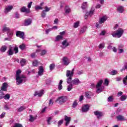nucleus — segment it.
<instances>
[{"instance_id": "27", "label": "nucleus", "mask_w": 127, "mask_h": 127, "mask_svg": "<svg viewBox=\"0 0 127 127\" xmlns=\"http://www.w3.org/2000/svg\"><path fill=\"white\" fill-rule=\"evenodd\" d=\"M7 49V47L5 45L2 46L0 48V51L1 52H5L6 51V50Z\"/></svg>"}, {"instance_id": "42", "label": "nucleus", "mask_w": 127, "mask_h": 127, "mask_svg": "<svg viewBox=\"0 0 127 127\" xmlns=\"http://www.w3.org/2000/svg\"><path fill=\"white\" fill-rule=\"evenodd\" d=\"M4 95V93H3V91H1L0 90V100H1V99H3V97Z\"/></svg>"}, {"instance_id": "34", "label": "nucleus", "mask_w": 127, "mask_h": 127, "mask_svg": "<svg viewBox=\"0 0 127 127\" xmlns=\"http://www.w3.org/2000/svg\"><path fill=\"white\" fill-rule=\"evenodd\" d=\"M68 84H69V85L67 86V91H68V92H70V91H71V90L73 89V85L72 83Z\"/></svg>"}, {"instance_id": "52", "label": "nucleus", "mask_w": 127, "mask_h": 127, "mask_svg": "<svg viewBox=\"0 0 127 127\" xmlns=\"http://www.w3.org/2000/svg\"><path fill=\"white\" fill-rule=\"evenodd\" d=\"M13 127H22V125L20 124L15 123Z\"/></svg>"}, {"instance_id": "19", "label": "nucleus", "mask_w": 127, "mask_h": 127, "mask_svg": "<svg viewBox=\"0 0 127 127\" xmlns=\"http://www.w3.org/2000/svg\"><path fill=\"white\" fill-rule=\"evenodd\" d=\"M72 85H79L81 82H80V80L78 78H75L73 80L71 81L70 83Z\"/></svg>"}, {"instance_id": "11", "label": "nucleus", "mask_w": 127, "mask_h": 127, "mask_svg": "<svg viewBox=\"0 0 127 127\" xmlns=\"http://www.w3.org/2000/svg\"><path fill=\"white\" fill-rule=\"evenodd\" d=\"M62 61L64 63V65H65L66 66H68V65H69L70 64L69 59L66 57H64L62 59Z\"/></svg>"}, {"instance_id": "49", "label": "nucleus", "mask_w": 127, "mask_h": 127, "mask_svg": "<svg viewBox=\"0 0 127 127\" xmlns=\"http://www.w3.org/2000/svg\"><path fill=\"white\" fill-rule=\"evenodd\" d=\"M19 48L21 50H23L24 48H25V45L24 44H22L19 46Z\"/></svg>"}, {"instance_id": "22", "label": "nucleus", "mask_w": 127, "mask_h": 127, "mask_svg": "<svg viewBox=\"0 0 127 127\" xmlns=\"http://www.w3.org/2000/svg\"><path fill=\"white\" fill-rule=\"evenodd\" d=\"M117 11L119 12V13H123L125 11V7L124 6H119L117 7Z\"/></svg>"}, {"instance_id": "43", "label": "nucleus", "mask_w": 127, "mask_h": 127, "mask_svg": "<svg viewBox=\"0 0 127 127\" xmlns=\"http://www.w3.org/2000/svg\"><path fill=\"white\" fill-rule=\"evenodd\" d=\"M127 76L125 77H124L123 78V83L124 84V85H126V86L127 85Z\"/></svg>"}, {"instance_id": "13", "label": "nucleus", "mask_w": 127, "mask_h": 127, "mask_svg": "<svg viewBox=\"0 0 127 127\" xmlns=\"http://www.w3.org/2000/svg\"><path fill=\"white\" fill-rule=\"evenodd\" d=\"M32 23V19L30 18L26 19L24 20V25L25 26H28V25H30Z\"/></svg>"}, {"instance_id": "63", "label": "nucleus", "mask_w": 127, "mask_h": 127, "mask_svg": "<svg viewBox=\"0 0 127 127\" xmlns=\"http://www.w3.org/2000/svg\"><path fill=\"white\" fill-rule=\"evenodd\" d=\"M118 50H119V53L120 54H122V53H124V49H118Z\"/></svg>"}, {"instance_id": "40", "label": "nucleus", "mask_w": 127, "mask_h": 127, "mask_svg": "<svg viewBox=\"0 0 127 127\" xmlns=\"http://www.w3.org/2000/svg\"><path fill=\"white\" fill-rule=\"evenodd\" d=\"M78 106V102L77 100H75L72 104V108H76Z\"/></svg>"}, {"instance_id": "7", "label": "nucleus", "mask_w": 127, "mask_h": 127, "mask_svg": "<svg viewBox=\"0 0 127 127\" xmlns=\"http://www.w3.org/2000/svg\"><path fill=\"white\" fill-rule=\"evenodd\" d=\"M94 114L95 116H96L97 119H101L102 117H104V113L99 111H96L94 112Z\"/></svg>"}, {"instance_id": "44", "label": "nucleus", "mask_w": 127, "mask_h": 127, "mask_svg": "<svg viewBox=\"0 0 127 127\" xmlns=\"http://www.w3.org/2000/svg\"><path fill=\"white\" fill-rule=\"evenodd\" d=\"M55 68V64H52L50 65V69L52 71Z\"/></svg>"}, {"instance_id": "32", "label": "nucleus", "mask_w": 127, "mask_h": 127, "mask_svg": "<svg viewBox=\"0 0 127 127\" xmlns=\"http://www.w3.org/2000/svg\"><path fill=\"white\" fill-rule=\"evenodd\" d=\"M10 29L8 28V27L6 26H3L2 27V31L3 33L5 32V31H9Z\"/></svg>"}, {"instance_id": "20", "label": "nucleus", "mask_w": 127, "mask_h": 127, "mask_svg": "<svg viewBox=\"0 0 127 127\" xmlns=\"http://www.w3.org/2000/svg\"><path fill=\"white\" fill-rule=\"evenodd\" d=\"M43 72H44V69H43V66H39V71L38 72V75H39V76H42V75H43Z\"/></svg>"}, {"instance_id": "10", "label": "nucleus", "mask_w": 127, "mask_h": 127, "mask_svg": "<svg viewBox=\"0 0 127 127\" xmlns=\"http://www.w3.org/2000/svg\"><path fill=\"white\" fill-rule=\"evenodd\" d=\"M0 91L2 92H6V91H7V83L6 82H4L2 84Z\"/></svg>"}, {"instance_id": "5", "label": "nucleus", "mask_w": 127, "mask_h": 127, "mask_svg": "<svg viewBox=\"0 0 127 127\" xmlns=\"http://www.w3.org/2000/svg\"><path fill=\"white\" fill-rule=\"evenodd\" d=\"M67 100H68L67 97L60 96L58 99H57L56 102H59V104L60 105H63V104H64V103H65Z\"/></svg>"}, {"instance_id": "45", "label": "nucleus", "mask_w": 127, "mask_h": 127, "mask_svg": "<svg viewBox=\"0 0 127 127\" xmlns=\"http://www.w3.org/2000/svg\"><path fill=\"white\" fill-rule=\"evenodd\" d=\"M79 25H80V22L79 21H77L74 23L73 27L74 28H77V27H78Z\"/></svg>"}, {"instance_id": "47", "label": "nucleus", "mask_w": 127, "mask_h": 127, "mask_svg": "<svg viewBox=\"0 0 127 127\" xmlns=\"http://www.w3.org/2000/svg\"><path fill=\"white\" fill-rule=\"evenodd\" d=\"M99 49H103L105 48V43H101L99 46Z\"/></svg>"}, {"instance_id": "4", "label": "nucleus", "mask_w": 127, "mask_h": 127, "mask_svg": "<svg viewBox=\"0 0 127 127\" xmlns=\"http://www.w3.org/2000/svg\"><path fill=\"white\" fill-rule=\"evenodd\" d=\"M102 85H103V80H100L96 85V88H97L96 92L98 94H100V93H102L104 89H105V87L102 86Z\"/></svg>"}, {"instance_id": "59", "label": "nucleus", "mask_w": 127, "mask_h": 127, "mask_svg": "<svg viewBox=\"0 0 127 127\" xmlns=\"http://www.w3.org/2000/svg\"><path fill=\"white\" fill-rule=\"evenodd\" d=\"M31 5H32V1L30 2L27 5V7L28 8V9L31 8Z\"/></svg>"}, {"instance_id": "39", "label": "nucleus", "mask_w": 127, "mask_h": 127, "mask_svg": "<svg viewBox=\"0 0 127 127\" xmlns=\"http://www.w3.org/2000/svg\"><path fill=\"white\" fill-rule=\"evenodd\" d=\"M87 6H88V5H87V2H84L82 4L81 8L83 9H85V8H87Z\"/></svg>"}, {"instance_id": "50", "label": "nucleus", "mask_w": 127, "mask_h": 127, "mask_svg": "<svg viewBox=\"0 0 127 127\" xmlns=\"http://www.w3.org/2000/svg\"><path fill=\"white\" fill-rule=\"evenodd\" d=\"M47 52V51H46V50H42L41 53V56H43V55H45Z\"/></svg>"}, {"instance_id": "26", "label": "nucleus", "mask_w": 127, "mask_h": 127, "mask_svg": "<svg viewBox=\"0 0 127 127\" xmlns=\"http://www.w3.org/2000/svg\"><path fill=\"white\" fill-rule=\"evenodd\" d=\"M64 11L66 14H68V13H70V12L71 11V8H70L68 6H66Z\"/></svg>"}, {"instance_id": "25", "label": "nucleus", "mask_w": 127, "mask_h": 127, "mask_svg": "<svg viewBox=\"0 0 127 127\" xmlns=\"http://www.w3.org/2000/svg\"><path fill=\"white\" fill-rule=\"evenodd\" d=\"M30 117V118L29 119V122H34V121H35V120H36V118H37V116H35V117H33V116L30 115L29 116Z\"/></svg>"}, {"instance_id": "54", "label": "nucleus", "mask_w": 127, "mask_h": 127, "mask_svg": "<svg viewBox=\"0 0 127 127\" xmlns=\"http://www.w3.org/2000/svg\"><path fill=\"white\" fill-rule=\"evenodd\" d=\"M114 101V98L113 96H109L108 98V102H113Z\"/></svg>"}, {"instance_id": "21", "label": "nucleus", "mask_w": 127, "mask_h": 127, "mask_svg": "<svg viewBox=\"0 0 127 127\" xmlns=\"http://www.w3.org/2000/svg\"><path fill=\"white\" fill-rule=\"evenodd\" d=\"M20 10L21 12H26V13H29L30 12V9H27L25 6H23Z\"/></svg>"}, {"instance_id": "33", "label": "nucleus", "mask_w": 127, "mask_h": 127, "mask_svg": "<svg viewBox=\"0 0 127 127\" xmlns=\"http://www.w3.org/2000/svg\"><path fill=\"white\" fill-rule=\"evenodd\" d=\"M10 98V95H9V94H6L5 95L4 93L3 99H4V100H9Z\"/></svg>"}, {"instance_id": "48", "label": "nucleus", "mask_w": 127, "mask_h": 127, "mask_svg": "<svg viewBox=\"0 0 127 127\" xmlns=\"http://www.w3.org/2000/svg\"><path fill=\"white\" fill-rule=\"evenodd\" d=\"M41 16L42 17H43V18H44V17H46V12H45V11H42V13H41Z\"/></svg>"}, {"instance_id": "30", "label": "nucleus", "mask_w": 127, "mask_h": 127, "mask_svg": "<svg viewBox=\"0 0 127 127\" xmlns=\"http://www.w3.org/2000/svg\"><path fill=\"white\" fill-rule=\"evenodd\" d=\"M20 63L21 64V66H24V65H25V64L26 63V60L24 59H22L20 61Z\"/></svg>"}, {"instance_id": "17", "label": "nucleus", "mask_w": 127, "mask_h": 127, "mask_svg": "<svg viewBox=\"0 0 127 127\" xmlns=\"http://www.w3.org/2000/svg\"><path fill=\"white\" fill-rule=\"evenodd\" d=\"M87 29L88 27H87V26H84L81 27L79 31V34H84V33L87 31Z\"/></svg>"}, {"instance_id": "23", "label": "nucleus", "mask_w": 127, "mask_h": 127, "mask_svg": "<svg viewBox=\"0 0 127 127\" xmlns=\"http://www.w3.org/2000/svg\"><path fill=\"white\" fill-rule=\"evenodd\" d=\"M13 8V6L11 5L7 6L5 7L4 12L5 13H7V12H9L11 9Z\"/></svg>"}, {"instance_id": "18", "label": "nucleus", "mask_w": 127, "mask_h": 127, "mask_svg": "<svg viewBox=\"0 0 127 127\" xmlns=\"http://www.w3.org/2000/svg\"><path fill=\"white\" fill-rule=\"evenodd\" d=\"M89 108H90V106L88 104L83 106L82 108V113H86L88 112V111H89Z\"/></svg>"}, {"instance_id": "8", "label": "nucleus", "mask_w": 127, "mask_h": 127, "mask_svg": "<svg viewBox=\"0 0 127 127\" xmlns=\"http://www.w3.org/2000/svg\"><path fill=\"white\" fill-rule=\"evenodd\" d=\"M16 35L17 36V37H19L22 39H24V32H23L18 31L16 32Z\"/></svg>"}, {"instance_id": "16", "label": "nucleus", "mask_w": 127, "mask_h": 127, "mask_svg": "<svg viewBox=\"0 0 127 127\" xmlns=\"http://www.w3.org/2000/svg\"><path fill=\"white\" fill-rule=\"evenodd\" d=\"M64 121H65V127H68L69 124H70V121H71V117L64 116Z\"/></svg>"}, {"instance_id": "1", "label": "nucleus", "mask_w": 127, "mask_h": 127, "mask_svg": "<svg viewBox=\"0 0 127 127\" xmlns=\"http://www.w3.org/2000/svg\"><path fill=\"white\" fill-rule=\"evenodd\" d=\"M21 70L19 69L16 71L15 78L16 85H20L26 81V77L23 74H21Z\"/></svg>"}, {"instance_id": "15", "label": "nucleus", "mask_w": 127, "mask_h": 127, "mask_svg": "<svg viewBox=\"0 0 127 127\" xmlns=\"http://www.w3.org/2000/svg\"><path fill=\"white\" fill-rule=\"evenodd\" d=\"M7 53L9 56H11V55H13V47L11 45L9 46V50Z\"/></svg>"}, {"instance_id": "14", "label": "nucleus", "mask_w": 127, "mask_h": 127, "mask_svg": "<svg viewBox=\"0 0 127 127\" xmlns=\"http://www.w3.org/2000/svg\"><path fill=\"white\" fill-rule=\"evenodd\" d=\"M107 19L108 17H107V16H103L102 17L99 18V23L100 24H102V23H104Z\"/></svg>"}, {"instance_id": "12", "label": "nucleus", "mask_w": 127, "mask_h": 127, "mask_svg": "<svg viewBox=\"0 0 127 127\" xmlns=\"http://www.w3.org/2000/svg\"><path fill=\"white\" fill-rule=\"evenodd\" d=\"M94 12H95V10L93 9H91L89 12H86L85 16V19L88 18V16H92L94 14Z\"/></svg>"}, {"instance_id": "28", "label": "nucleus", "mask_w": 127, "mask_h": 127, "mask_svg": "<svg viewBox=\"0 0 127 127\" xmlns=\"http://www.w3.org/2000/svg\"><path fill=\"white\" fill-rule=\"evenodd\" d=\"M60 40H63V36L59 35L56 37V41H60Z\"/></svg>"}, {"instance_id": "2", "label": "nucleus", "mask_w": 127, "mask_h": 127, "mask_svg": "<svg viewBox=\"0 0 127 127\" xmlns=\"http://www.w3.org/2000/svg\"><path fill=\"white\" fill-rule=\"evenodd\" d=\"M74 76V68H73L71 71L67 70L66 73V76L67 78V84L71 83V81H72V78Z\"/></svg>"}, {"instance_id": "51", "label": "nucleus", "mask_w": 127, "mask_h": 127, "mask_svg": "<svg viewBox=\"0 0 127 127\" xmlns=\"http://www.w3.org/2000/svg\"><path fill=\"white\" fill-rule=\"evenodd\" d=\"M13 51H14L15 54L18 53V48L17 47H15L13 48Z\"/></svg>"}, {"instance_id": "9", "label": "nucleus", "mask_w": 127, "mask_h": 127, "mask_svg": "<svg viewBox=\"0 0 127 127\" xmlns=\"http://www.w3.org/2000/svg\"><path fill=\"white\" fill-rule=\"evenodd\" d=\"M116 119L118 122H124L125 121H127V119L125 117V116L122 115H119L116 117Z\"/></svg>"}, {"instance_id": "29", "label": "nucleus", "mask_w": 127, "mask_h": 127, "mask_svg": "<svg viewBox=\"0 0 127 127\" xmlns=\"http://www.w3.org/2000/svg\"><path fill=\"white\" fill-rule=\"evenodd\" d=\"M63 83V81L62 80H61L60 81V83L58 86V89L59 91H61V90H62V88H63V86H62Z\"/></svg>"}, {"instance_id": "35", "label": "nucleus", "mask_w": 127, "mask_h": 127, "mask_svg": "<svg viewBox=\"0 0 127 127\" xmlns=\"http://www.w3.org/2000/svg\"><path fill=\"white\" fill-rule=\"evenodd\" d=\"M35 10H39V9L42 10L43 9V7L37 5L35 6Z\"/></svg>"}, {"instance_id": "41", "label": "nucleus", "mask_w": 127, "mask_h": 127, "mask_svg": "<svg viewBox=\"0 0 127 127\" xmlns=\"http://www.w3.org/2000/svg\"><path fill=\"white\" fill-rule=\"evenodd\" d=\"M110 75H117L118 74V71L116 70H114L110 72Z\"/></svg>"}, {"instance_id": "24", "label": "nucleus", "mask_w": 127, "mask_h": 127, "mask_svg": "<svg viewBox=\"0 0 127 127\" xmlns=\"http://www.w3.org/2000/svg\"><path fill=\"white\" fill-rule=\"evenodd\" d=\"M43 94H44V91L41 90L40 92H36L34 96H38L39 97H42Z\"/></svg>"}, {"instance_id": "31", "label": "nucleus", "mask_w": 127, "mask_h": 127, "mask_svg": "<svg viewBox=\"0 0 127 127\" xmlns=\"http://www.w3.org/2000/svg\"><path fill=\"white\" fill-rule=\"evenodd\" d=\"M127 99V95H122L120 97V100L121 101H126Z\"/></svg>"}, {"instance_id": "61", "label": "nucleus", "mask_w": 127, "mask_h": 127, "mask_svg": "<svg viewBox=\"0 0 127 127\" xmlns=\"http://www.w3.org/2000/svg\"><path fill=\"white\" fill-rule=\"evenodd\" d=\"M15 18H19V14L18 12H16L15 13Z\"/></svg>"}, {"instance_id": "3", "label": "nucleus", "mask_w": 127, "mask_h": 127, "mask_svg": "<svg viewBox=\"0 0 127 127\" xmlns=\"http://www.w3.org/2000/svg\"><path fill=\"white\" fill-rule=\"evenodd\" d=\"M124 29L122 28H119L116 31H114L112 33V35L113 37H117L118 38H120L122 37L123 34H124Z\"/></svg>"}, {"instance_id": "37", "label": "nucleus", "mask_w": 127, "mask_h": 127, "mask_svg": "<svg viewBox=\"0 0 127 127\" xmlns=\"http://www.w3.org/2000/svg\"><path fill=\"white\" fill-rule=\"evenodd\" d=\"M24 110H25V107L21 106L17 109V112H22V111H24Z\"/></svg>"}, {"instance_id": "64", "label": "nucleus", "mask_w": 127, "mask_h": 127, "mask_svg": "<svg viewBox=\"0 0 127 127\" xmlns=\"http://www.w3.org/2000/svg\"><path fill=\"white\" fill-rule=\"evenodd\" d=\"M51 30H52V29H51V28L48 29L46 30V34H48L49 33V32H50V31H51Z\"/></svg>"}, {"instance_id": "53", "label": "nucleus", "mask_w": 127, "mask_h": 127, "mask_svg": "<svg viewBox=\"0 0 127 127\" xmlns=\"http://www.w3.org/2000/svg\"><path fill=\"white\" fill-rule=\"evenodd\" d=\"M63 124V120H60L58 122V127H60L61 125Z\"/></svg>"}, {"instance_id": "38", "label": "nucleus", "mask_w": 127, "mask_h": 127, "mask_svg": "<svg viewBox=\"0 0 127 127\" xmlns=\"http://www.w3.org/2000/svg\"><path fill=\"white\" fill-rule=\"evenodd\" d=\"M91 92H87L85 93V97L87 99H90L91 98Z\"/></svg>"}, {"instance_id": "57", "label": "nucleus", "mask_w": 127, "mask_h": 127, "mask_svg": "<svg viewBox=\"0 0 127 127\" xmlns=\"http://www.w3.org/2000/svg\"><path fill=\"white\" fill-rule=\"evenodd\" d=\"M38 64V62L37 61H34L33 62V65L35 66H37V65Z\"/></svg>"}, {"instance_id": "62", "label": "nucleus", "mask_w": 127, "mask_h": 127, "mask_svg": "<svg viewBox=\"0 0 127 127\" xmlns=\"http://www.w3.org/2000/svg\"><path fill=\"white\" fill-rule=\"evenodd\" d=\"M31 58H35L36 57V55L35 54V53L31 54Z\"/></svg>"}, {"instance_id": "6", "label": "nucleus", "mask_w": 127, "mask_h": 127, "mask_svg": "<svg viewBox=\"0 0 127 127\" xmlns=\"http://www.w3.org/2000/svg\"><path fill=\"white\" fill-rule=\"evenodd\" d=\"M70 46V44L68 42V40H64L62 42V46L61 47L62 49H65V48H67L68 46Z\"/></svg>"}, {"instance_id": "60", "label": "nucleus", "mask_w": 127, "mask_h": 127, "mask_svg": "<svg viewBox=\"0 0 127 127\" xmlns=\"http://www.w3.org/2000/svg\"><path fill=\"white\" fill-rule=\"evenodd\" d=\"M5 116V113L2 112V114L0 115V119H3Z\"/></svg>"}, {"instance_id": "46", "label": "nucleus", "mask_w": 127, "mask_h": 127, "mask_svg": "<svg viewBox=\"0 0 127 127\" xmlns=\"http://www.w3.org/2000/svg\"><path fill=\"white\" fill-rule=\"evenodd\" d=\"M51 9V7H48L47 6H45V10L43 11H45V12H47L49 11Z\"/></svg>"}, {"instance_id": "58", "label": "nucleus", "mask_w": 127, "mask_h": 127, "mask_svg": "<svg viewBox=\"0 0 127 127\" xmlns=\"http://www.w3.org/2000/svg\"><path fill=\"white\" fill-rule=\"evenodd\" d=\"M84 72L83 71V70H78L77 72H76V74H77V75H82V74H83Z\"/></svg>"}, {"instance_id": "55", "label": "nucleus", "mask_w": 127, "mask_h": 127, "mask_svg": "<svg viewBox=\"0 0 127 127\" xmlns=\"http://www.w3.org/2000/svg\"><path fill=\"white\" fill-rule=\"evenodd\" d=\"M109 80L108 79H105L104 84L106 85V86H109Z\"/></svg>"}, {"instance_id": "56", "label": "nucleus", "mask_w": 127, "mask_h": 127, "mask_svg": "<svg viewBox=\"0 0 127 127\" xmlns=\"http://www.w3.org/2000/svg\"><path fill=\"white\" fill-rule=\"evenodd\" d=\"M52 120V118L51 117H49L48 119L47 120V122L48 123V125H51V123H50V121Z\"/></svg>"}, {"instance_id": "36", "label": "nucleus", "mask_w": 127, "mask_h": 127, "mask_svg": "<svg viewBox=\"0 0 127 127\" xmlns=\"http://www.w3.org/2000/svg\"><path fill=\"white\" fill-rule=\"evenodd\" d=\"M13 35V32L12 30H9V31H8L7 33V35L8 36V37H12V35Z\"/></svg>"}]
</instances>
